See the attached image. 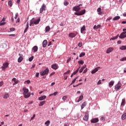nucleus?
<instances>
[{"instance_id":"5701e85b","label":"nucleus","mask_w":126,"mask_h":126,"mask_svg":"<svg viewBox=\"0 0 126 126\" xmlns=\"http://www.w3.org/2000/svg\"><path fill=\"white\" fill-rule=\"evenodd\" d=\"M79 12H80V14L81 15H83V14H84V13H85V12H86V10L85 9H84V10H81Z\"/></svg>"},{"instance_id":"393cba45","label":"nucleus","mask_w":126,"mask_h":126,"mask_svg":"<svg viewBox=\"0 0 126 126\" xmlns=\"http://www.w3.org/2000/svg\"><path fill=\"white\" fill-rule=\"evenodd\" d=\"M51 28H50V26H47L45 28L46 32H49L50 31Z\"/></svg>"},{"instance_id":"e433bc0d","label":"nucleus","mask_w":126,"mask_h":126,"mask_svg":"<svg viewBox=\"0 0 126 126\" xmlns=\"http://www.w3.org/2000/svg\"><path fill=\"white\" fill-rule=\"evenodd\" d=\"M78 78V77H76L71 82V83L70 84V85H72L75 81H76V79Z\"/></svg>"},{"instance_id":"f03ea898","label":"nucleus","mask_w":126,"mask_h":126,"mask_svg":"<svg viewBox=\"0 0 126 126\" xmlns=\"http://www.w3.org/2000/svg\"><path fill=\"white\" fill-rule=\"evenodd\" d=\"M41 19H38L37 20H35L34 18L32 19L30 23V26H32V24H35V25H37V24H39L40 23V21Z\"/></svg>"},{"instance_id":"bb28decb","label":"nucleus","mask_w":126,"mask_h":126,"mask_svg":"<svg viewBox=\"0 0 126 126\" xmlns=\"http://www.w3.org/2000/svg\"><path fill=\"white\" fill-rule=\"evenodd\" d=\"M125 104H126V99H123L122 102L121 103V106H124Z\"/></svg>"},{"instance_id":"37998d69","label":"nucleus","mask_w":126,"mask_h":126,"mask_svg":"<svg viewBox=\"0 0 126 126\" xmlns=\"http://www.w3.org/2000/svg\"><path fill=\"white\" fill-rule=\"evenodd\" d=\"M121 62H124V61H126V57H124L120 59Z\"/></svg>"},{"instance_id":"0e129e2a","label":"nucleus","mask_w":126,"mask_h":126,"mask_svg":"<svg viewBox=\"0 0 126 126\" xmlns=\"http://www.w3.org/2000/svg\"><path fill=\"white\" fill-rule=\"evenodd\" d=\"M31 104H33L32 101L29 102V103H28V105H31Z\"/></svg>"},{"instance_id":"4be33fe9","label":"nucleus","mask_w":126,"mask_h":126,"mask_svg":"<svg viewBox=\"0 0 126 126\" xmlns=\"http://www.w3.org/2000/svg\"><path fill=\"white\" fill-rule=\"evenodd\" d=\"M86 30L85 26H83L82 28L81 29V32L82 33H83V31H85Z\"/></svg>"},{"instance_id":"6e6d98bb","label":"nucleus","mask_w":126,"mask_h":126,"mask_svg":"<svg viewBox=\"0 0 126 126\" xmlns=\"http://www.w3.org/2000/svg\"><path fill=\"white\" fill-rule=\"evenodd\" d=\"M52 45V41H49L48 44V46L50 47Z\"/></svg>"},{"instance_id":"2eb2a0df","label":"nucleus","mask_w":126,"mask_h":126,"mask_svg":"<svg viewBox=\"0 0 126 126\" xmlns=\"http://www.w3.org/2000/svg\"><path fill=\"white\" fill-rule=\"evenodd\" d=\"M76 36V34L73 33L72 32L69 34V37H70V38H74Z\"/></svg>"},{"instance_id":"72a5a7b5","label":"nucleus","mask_w":126,"mask_h":126,"mask_svg":"<svg viewBox=\"0 0 126 126\" xmlns=\"http://www.w3.org/2000/svg\"><path fill=\"white\" fill-rule=\"evenodd\" d=\"M78 63L79 64H83L84 63V61H82V60H80L78 62Z\"/></svg>"},{"instance_id":"20e7f679","label":"nucleus","mask_w":126,"mask_h":126,"mask_svg":"<svg viewBox=\"0 0 126 126\" xmlns=\"http://www.w3.org/2000/svg\"><path fill=\"white\" fill-rule=\"evenodd\" d=\"M122 83H121V82L119 81L118 84H117L115 87V90H119V89H120V88L122 87Z\"/></svg>"},{"instance_id":"0eeeda50","label":"nucleus","mask_w":126,"mask_h":126,"mask_svg":"<svg viewBox=\"0 0 126 126\" xmlns=\"http://www.w3.org/2000/svg\"><path fill=\"white\" fill-rule=\"evenodd\" d=\"M46 10V5L45 4H43L42 6L40 9V13H42L43 11H45Z\"/></svg>"},{"instance_id":"603ef678","label":"nucleus","mask_w":126,"mask_h":126,"mask_svg":"<svg viewBox=\"0 0 126 126\" xmlns=\"http://www.w3.org/2000/svg\"><path fill=\"white\" fill-rule=\"evenodd\" d=\"M3 85V81L0 82V87H1V86Z\"/></svg>"},{"instance_id":"1a4fd4ad","label":"nucleus","mask_w":126,"mask_h":126,"mask_svg":"<svg viewBox=\"0 0 126 126\" xmlns=\"http://www.w3.org/2000/svg\"><path fill=\"white\" fill-rule=\"evenodd\" d=\"M99 122V119L98 118H93L91 120V123H96Z\"/></svg>"},{"instance_id":"cd10ccee","label":"nucleus","mask_w":126,"mask_h":126,"mask_svg":"<svg viewBox=\"0 0 126 126\" xmlns=\"http://www.w3.org/2000/svg\"><path fill=\"white\" fill-rule=\"evenodd\" d=\"M29 27V24L28 23L27 24V27H26V29L24 31V33H26V32H27V30H28Z\"/></svg>"},{"instance_id":"a19ab883","label":"nucleus","mask_w":126,"mask_h":126,"mask_svg":"<svg viewBox=\"0 0 126 126\" xmlns=\"http://www.w3.org/2000/svg\"><path fill=\"white\" fill-rule=\"evenodd\" d=\"M33 59H34V56H32L31 58L29 59V62H32Z\"/></svg>"},{"instance_id":"c9c22d12","label":"nucleus","mask_w":126,"mask_h":126,"mask_svg":"<svg viewBox=\"0 0 126 126\" xmlns=\"http://www.w3.org/2000/svg\"><path fill=\"white\" fill-rule=\"evenodd\" d=\"M2 21H4V18H3L2 21H1V23H0V26H2V25H4L5 24L4 22L1 23L2 22Z\"/></svg>"},{"instance_id":"4c0bfd02","label":"nucleus","mask_w":126,"mask_h":126,"mask_svg":"<svg viewBox=\"0 0 126 126\" xmlns=\"http://www.w3.org/2000/svg\"><path fill=\"white\" fill-rule=\"evenodd\" d=\"M64 5H65V6L68 5L69 4V2H67V1H65L63 3Z\"/></svg>"},{"instance_id":"79ce46f5","label":"nucleus","mask_w":126,"mask_h":126,"mask_svg":"<svg viewBox=\"0 0 126 126\" xmlns=\"http://www.w3.org/2000/svg\"><path fill=\"white\" fill-rule=\"evenodd\" d=\"M66 99H67V96H63L62 100H63V101H65V100H66Z\"/></svg>"},{"instance_id":"7ed1b4c3","label":"nucleus","mask_w":126,"mask_h":126,"mask_svg":"<svg viewBox=\"0 0 126 126\" xmlns=\"http://www.w3.org/2000/svg\"><path fill=\"white\" fill-rule=\"evenodd\" d=\"M49 73V68H46L44 71H42L40 72V75L42 76H44V75H46Z\"/></svg>"},{"instance_id":"f257e3e1","label":"nucleus","mask_w":126,"mask_h":126,"mask_svg":"<svg viewBox=\"0 0 126 126\" xmlns=\"http://www.w3.org/2000/svg\"><path fill=\"white\" fill-rule=\"evenodd\" d=\"M24 91L23 94L24 95L25 98H29L31 96V94L29 93V90L28 89L24 87L23 88Z\"/></svg>"},{"instance_id":"5fc2aeb1","label":"nucleus","mask_w":126,"mask_h":126,"mask_svg":"<svg viewBox=\"0 0 126 126\" xmlns=\"http://www.w3.org/2000/svg\"><path fill=\"white\" fill-rule=\"evenodd\" d=\"M100 121H101L102 122H104L105 121V118L104 117H101L100 118Z\"/></svg>"},{"instance_id":"c756f323","label":"nucleus","mask_w":126,"mask_h":126,"mask_svg":"<svg viewBox=\"0 0 126 126\" xmlns=\"http://www.w3.org/2000/svg\"><path fill=\"white\" fill-rule=\"evenodd\" d=\"M50 122L49 120H48L47 121H46L45 123V125H46V126H50Z\"/></svg>"},{"instance_id":"864d4df0","label":"nucleus","mask_w":126,"mask_h":126,"mask_svg":"<svg viewBox=\"0 0 126 126\" xmlns=\"http://www.w3.org/2000/svg\"><path fill=\"white\" fill-rule=\"evenodd\" d=\"M69 72H70V70H68L66 72H65L64 74H68L69 73Z\"/></svg>"},{"instance_id":"ddd939ff","label":"nucleus","mask_w":126,"mask_h":126,"mask_svg":"<svg viewBox=\"0 0 126 126\" xmlns=\"http://www.w3.org/2000/svg\"><path fill=\"white\" fill-rule=\"evenodd\" d=\"M20 57L18 59V63H21L23 60V58L22 57V55L19 54Z\"/></svg>"},{"instance_id":"58836bf2","label":"nucleus","mask_w":126,"mask_h":126,"mask_svg":"<svg viewBox=\"0 0 126 126\" xmlns=\"http://www.w3.org/2000/svg\"><path fill=\"white\" fill-rule=\"evenodd\" d=\"M8 4L10 6H12V1L11 0H9L8 2Z\"/></svg>"},{"instance_id":"de8ad7c7","label":"nucleus","mask_w":126,"mask_h":126,"mask_svg":"<svg viewBox=\"0 0 126 126\" xmlns=\"http://www.w3.org/2000/svg\"><path fill=\"white\" fill-rule=\"evenodd\" d=\"M102 83L101 82V80H99L97 83V85H100Z\"/></svg>"},{"instance_id":"13d9d810","label":"nucleus","mask_w":126,"mask_h":126,"mask_svg":"<svg viewBox=\"0 0 126 126\" xmlns=\"http://www.w3.org/2000/svg\"><path fill=\"white\" fill-rule=\"evenodd\" d=\"M19 22H20V19H19V18H18L16 22V23H19Z\"/></svg>"},{"instance_id":"e2e57ef3","label":"nucleus","mask_w":126,"mask_h":126,"mask_svg":"<svg viewBox=\"0 0 126 126\" xmlns=\"http://www.w3.org/2000/svg\"><path fill=\"white\" fill-rule=\"evenodd\" d=\"M58 93H59V92H55V93L53 94V95H54V96H56V95L58 94Z\"/></svg>"},{"instance_id":"4d7b16f0","label":"nucleus","mask_w":126,"mask_h":126,"mask_svg":"<svg viewBox=\"0 0 126 126\" xmlns=\"http://www.w3.org/2000/svg\"><path fill=\"white\" fill-rule=\"evenodd\" d=\"M88 69L86 68L83 71V73H86L87 72Z\"/></svg>"},{"instance_id":"aec40b11","label":"nucleus","mask_w":126,"mask_h":126,"mask_svg":"<svg viewBox=\"0 0 126 126\" xmlns=\"http://www.w3.org/2000/svg\"><path fill=\"white\" fill-rule=\"evenodd\" d=\"M126 119V113L123 114L122 116V119L123 120V121H125Z\"/></svg>"},{"instance_id":"bf43d9fd","label":"nucleus","mask_w":126,"mask_h":126,"mask_svg":"<svg viewBox=\"0 0 126 126\" xmlns=\"http://www.w3.org/2000/svg\"><path fill=\"white\" fill-rule=\"evenodd\" d=\"M40 74L39 73V72H37L36 73V77H39V75Z\"/></svg>"},{"instance_id":"338daca9","label":"nucleus","mask_w":126,"mask_h":126,"mask_svg":"<svg viewBox=\"0 0 126 126\" xmlns=\"http://www.w3.org/2000/svg\"><path fill=\"white\" fill-rule=\"evenodd\" d=\"M94 30H97V29H97V26H96V25H94Z\"/></svg>"},{"instance_id":"6ab92c4d","label":"nucleus","mask_w":126,"mask_h":126,"mask_svg":"<svg viewBox=\"0 0 126 126\" xmlns=\"http://www.w3.org/2000/svg\"><path fill=\"white\" fill-rule=\"evenodd\" d=\"M32 50H33V52H37V51H38V46H34L32 48Z\"/></svg>"},{"instance_id":"f3484780","label":"nucleus","mask_w":126,"mask_h":126,"mask_svg":"<svg viewBox=\"0 0 126 126\" xmlns=\"http://www.w3.org/2000/svg\"><path fill=\"white\" fill-rule=\"evenodd\" d=\"M86 68V64H85L80 70H79V72L80 73H81L83 71V70L84 68Z\"/></svg>"},{"instance_id":"412c9836","label":"nucleus","mask_w":126,"mask_h":126,"mask_svg":"<svg viewBox=\"0 0 126 126\" xmlns=\"http://www.w3.org/2000/svg\"><path fill=\"white\" fill-rule=\"evenodd\" d=\"M120 18H121V17H120V16H115L113 19V20H114V21L119 20V19H120Z\"/></svg>"},{"instance_id":"b1692460","label":"nucleus","mask_w":126,"mask_h":126,"mask_svg":"<svg viewBox=\"0 0 126 126\" xmlns=\"http://www.w3.org/2000/svg\"><path fill=\"white\" fill-rule=\"evenodd\" d=\"M120 50H126V46L123 45L120 47Z\"/></svg>"},{"instance_id":"4468645a","label":"nucleus","mask_w":126,"mask_h":126,"mask_svg":"<svg viewBox=\"0 0 126 126\" xmlns=\"http://www.w3.org/2000/svg\"><path fill=\"white\" fill-rule=\"evenodd\" d=\"M47 44H48V41H47V40H44L42 43L43 47L45 48Z\"/></svg>"},{"instance_id":"c85d7f7f","label":"nucleus","mask_w":126,"mask_h":126,"mask_svg":"<svg viewBox=\"0 0 126 126\" xmlns=\"http://www.w3.org/2000/svg\"><path fill=\"white\" fill-rule=\"evenodd\" d=\"M82 99H83V95H82L79 97V99L78 100V103H79V102H80V101H81L82 100Z\"/></svg>"},{"instance_id":"9b49d317","label":"nucleus","mask_w":126,"mask_h":126,"mask_svg":"<svg viewBox=\"0 0 126 126\" xmlns=\"http://www.w3.org/2000/svg\"><path fill=\"white\" fill-rule=\"evenodd\" d=\"M98 68H100V67H97L94 68V70H93L91 71V73L92 74H94V73H96V72H97V71H98Z\"/></svg>"},{"instance_id":"8fccbe9b","label":"nucleus","mask_w":126,"mask_h":126,"mask_svg":"<svg viewBox=\"0 0 126 126\" xmlns=\"http://www.w3.org/2000/svg\"><path fill=\"white\" fill-rule=\"evenodd\" d=\"M17 17H18V13H16L15 14V19H17Z\"/></svg>"},{"instance_id":"423d86ee","label":"nucleus","mask_w":126,"mask_h":126,"mask_svg":"<svg viewBox=\"0 0 126 126\" xmlns=\"http://www.w3.org/2000/svg\"><path fill=\"white\" fill-rule=\"evenodd\" d=\"M88 119H89V115L88 114V112H86L85 113V115L83 118L84 121L87 122L88 121Z\"/></svg>"},{"instance_id":"7c9ffc66","label":"nucleus","mask_w":126,"mask_h":126,"mask_svg":"<svg viewBox=\"0 0 126 126\" xmlns=\"http://www.w3.org/2000/svg\"><path fill=\"white\" fill-rule=\"evenodd\" d=\"M84 56H85V52H82L80 54L79 57L82 58V57H84Z\"/></svg>"},{"instance_id":"49530a36","label":"nucleus","mask_w":126,"mask_h":126,"mask_svg":"<svg viewBox=\"0 0 126 126\" xmlns=\"http://www.w3.org/2000/svg\"><path fill=\"white\" fill-rule=\"evenodd\" d=\"M70 61H71V58H69V59H68L66 61V63H69V62H70Z\"/></svg>"},{"instance_id":"69168bd1","label":"nucleus","mask_w":126,"mask_h":126,"mask_svg":"<svg viewBox=\"0 0 126 126\" xmlns=\"http://www.w3.org/2000/svg\"><path fill=\"white\" fill-rule=\"evenodd\" d=\"M26 82H27V83H28V84H29V83H30L31 81L29 80H28L26 81Z\"/></svg>"},{"instance_id":"6e6552de","label":"nucleus","mask_w":126,"mask_h":126,"mask_svg":"<svg viewBox=\"0 0 126 126\" xmlns=\"http://www.w3.org/2000/svg\"><path fill=\"white\" fill-rule=\"evenodd\" d=\"M73 10L76 11V12H78V11L80 10V7H79V6H76L73 8Z\"/></svg>"},{"instance_id":"473e14b6","label":"nucleus","mask_w":126,"mask_h":126,"mask_svg":"<svg viewBox=\"0 0 126 126\" xmlns=\"http://www.w3.org/2000/svg\"><path fill=\"white\" fill-rule=\"evenodd\" d=\"M118 38H119V34H118L116 36L111 38L110 39V40H116V39H118Z\"/></svg>"},{"instance_id":"f8f14e48","label":"nucleus","mask_w":126,"mask_h":126,"mask_svg":"<svg viewBox=\"0 0 126 126\" xmlns=\"http://www.w3.org/2000/svg\"><path fill=\"white\" fill-rule=\"evenodd\" d=\"M46 98H47V96L46 95H43L42 96H40L38 98V100L39 101H43V100H45V99H46Z\"/></svg>"},{"instance_id":"a18cd8bd","label":"nucleus","mask_w":126,"mask_h":126,"mask_svg":"<svg viewBox=\"0 0 126 126\" xmlns=\"http://www.w3.org/2000/svg\"><path fill=\"white\" fill-rule=\"evenodd\" d=\"M19 82V81L18 80H16L15 83L13 84V85H15V84H18V83Z\"/></svg>"},{"instance_id":"774afa93","label":"nucleus","mask_w":126,"mask_h":126,"mask_svg":"<svg viewBox=\"0 0 126 126\" xmlns=\"http://www.w3.org/2000/svg\"><path fill=\"white\" fill-rule=\"evenodd\" d=\"M55 84H56V83L55 82H53V83H51V86H54V85H55Z\"/></svg>"},{"instance_id":"9d476101","label":"nucleus","mask_w":126,"mask_h":126,"mask_svg":"<svg viewBox=\"0 0 126 126\" xmlns=\"http://www.w3.org/2000/svg\"><path fill=\"white\" fill-rule=\"evenodd\" d=\"M51 67L53 69L56 70L58 69V68H59V66H58V64H53L51 65Z\"/></svg>"},{"instance_id":"f704fd0d","label":"nucleus","mask_w":126,"mask_h":126,"mask_svg":"<svg viewBox=\"0 0 126 126\" xmlns=\"http://www.w3.org/2000/svg\"><path fill=\"white\" fill-rule=\"evenodd\" d=\"M45 103H46L45 101H43L40 102L39 106H43L44 105V104H45Z\"/></svg>"},{"instance_id":"052dcab7","label":"nucleus","mask_w":126,"mask_h":126,"mask_svg":"<svg viewBox=\"0 0 126 126\" xmlns=\"http://www.w3.org/2000/svg\"><path fill=\"white\" fill-rule=\"evenodd\" d=\"M10 31H15V29L12 28L10 29Z\"/></svg>"},{"instance_id":"ea45409f","label":"nucleus","mask_w":126,"mask_h":126,"mask_svg":"<svg viewBox=\"0 0 126 126\" xmlns=\"http://www.w3.org/2000/svg\"><path fill=\"white\" fill-rule=\"evenodd\" d=\"M79 70V68H78L75 71H74L73 73V74L74 75H75V74H76V73H77L78 72Z\"/></svg>"},{"instance_id":"39448f33","label":"nucleus","mask_w":126,"mask_h":126,"mask_svg":"<svg viewBox=\"0 0 126 126\" xmlns=\"http://www.w3.org/2000/svg\"><path fill=\"white\" fill-rule=\"evenodd\" d=\"M8 63H3V66H1V68H2V70H5V68L8 67Z\"/></svg>"},{"instance_id":"09e8293b","label":"nucleus","mask_w":126,"mask_h":126,"mask_svg":"<svg viewBox=\"0 0 126 126\" xmlns=\"http://www.w3.org/2000/svg\"><path fill=\"white\" fill-rule=\"evenodd\" d=\"M78 46V47H82V43L79 42Z\"/></svg>"},{"instance_id":"a878e982","label":"nucleus","mask_w":126,"mask_h":126,"mask_svg":"<svg viewBox=\"0 0 126 126\" xmlns=\"http://www.w3.org/2000/svg\"><path fill=\"white\" fill-rule=\"evenodd\" d=\"M9 97V94H5L3 96L4 99H7Z\"/></svg>"},{"instance_id":"dca6fc26","label":"nucleus","mask_w":126,"mask_h":126,"mask_svg":"<svg viewBox=\"0 0 126 126\" xmlns=\"http://www.w3.org/2000/svg\"><path fill=\"white\" fill-rule=\"evenodd\" d=\"M115 83V82L114 81H111L109 83V86L110 88H112V87L114 85V84Z\"/></svg>"},{"instance_id":"2f4dec72","label":"nucleus","mask_w":126,"mask_h":126,"mask_svg":"<svg viewBox=\"0 0 126 126\" xmlns=\"http://www.w3.org/2000/svg\"><path fill=\"white\" fill-rule=\"evenodd\" d=\"M85 106H86V102H84L82 103V105H81V108L82 109H83L84 108V107H85Z\"/></svg>"},{"instance_id":"3c124183","label":"nucleus","mask_w":126,"mask_h":126,"mask_svg":"<svg viewBox=\"0 0 126 126\" xmlns=\"http://www.w3.org/2000/svg\"><path fill=\"white\" fill-rule=\"evenodd\" d=\"M75 15H78V16H79V15H80V12H79L78 13H77V12H75Z\"/></svg>"},{"instance_id":"a211bd4d","label":"nucleus","mask_w":126,"mask_h":126,"mask_svg":"<svg viewBox=\"0 0 126 126\" xmlns=\"http://www.w3.org/2000/svg\"><path fill=\"white\" fill-rule=\"evenodd\" d=\"M112 51H113V48H109L106 51V53L110 54Z\"/></svg>"},{"instance_id":"c03bdc74","label":"nucleus","mask_w":126,"mask_h":126,"mask_svg":"<svg viewBox=\"0 0 126 126\" xmlns=\"http://www.w3.org/2000/svg\"><path fill=\"white\" fill-rule=\"evenodd\" d=\"M35 117H36V115L33 114V116L31 118V121H32V120H34V118H35Z\"/></svg>"},{"instance_id":"680f3d73","label":"nucleus","mask_w":126,"mask_h":126,"mask_svg":"<svg viewBox=\"0 0 126 126\" xmlns=\"http://www.w3.org/2000/svg\"><path fill=\"white\" fill-rule=\"evenodd\" d=\"M97 11V12H100L101 11V8L100 7L98 8Z\"/></svg>"}]
</instances>
